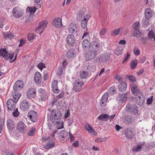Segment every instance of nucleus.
Wrapping results in <instances>:
<instances>
[{"instance_id":"1","label":"nucleus","mask_w":155,"mask_h":155,"mask_svg":"<svg viewBox=\"0 0 155 155\" xmlns=\"http://www.w3.org/2000/svg\"><path fill=\"white\" fill-rule=\"evenodd\" d=\"M21 96V94L19 93L16 95V93L13 94V97L15 100L12 99H8L6 103V105L7 108L10 110H15L16 108V104L18 101Z\"/></svg>"},{"instance_id":"2","label":"nucleus","mask_w":155,"mask_h":155,"mask_svg":"<svg viewBox=\"0 0 155 155\" xmlns=\"http://www.w3.org/2000/svg\"><path fill=\"white\" fill-rule=\"evenodd\" d=\"M62 113L59 110L53 109L51 112V114H48V117H49L52 122L59 120L62 116Z\"/></svg>"},{"instance_id":"3","label":"nucleus","mask_w":155,"mask_h":155,"mask_svg":"<svg viewBox=\"0 0 155 155\" xmlns=\"http://www.w3.org/2000/svg\"><path fill=\"white\" fill-rule=\"evenodd\" d=\"M126 110L128 112H131L132 114L137 115L138 113V107L135 104H131L128 103L126 107Z\"/></svg>"},{"instance_id":"4","label":"nucleus","mask_w":155,"mask_h":155,"mask_svg":"<svg viewBox=\"0 0 155 155\" xmlns=\"http://www.w3.org/2000/svg\"><path fill=\"white\" fill-rule=\"evenodd\" d=\"M97 52L94 49L90 48L85 54V57L87 60H90L93 59L97 54Z\"/></svg>"},{"instance_id":"5","label":"nucleus","mask_w":155,"mask_h":155,"mask_svg":"<svg viewBox=\"0 0 155 155\" xmlns=\"http://www.w3.org/2000/svg\"><path fill=\"white\" fill-rule=\"evenodd\" d=\"M139 25L140 23L138 22H136L133 24V35H131V36H134L137 38L140 37V32L138 28Z\"/></svg>"},{"instance_id":"6","label":"nucleus","mask_w":155,"mask_h":155,"mask_svg":"<svg viewBox=\"0 0 155 155\" xmlns=\"http://www.w3.org/2000/svg\"><path fill=\"white\" fill-rule=\"evenodd\" d=\"M84 83L82 81H80L78 80L75 81L73 84L74 90L76 92L80 91L82 90V87Z\"/></svg>"},{"instance_id":"7","label":"nucleus","mask_w":155,"mask_h":155,"mask_svg":"<svg viewBox=\"0 0 155 155\" xmlns=\"http://www.w3.org/2000/svg\"><path fill=\"white\" fill-rule=\"evenodd\" d=\"M68 30L70 33L75 34L78 31V26L75 23H71L69 25Z\"/></svg>"},{"instance_id":"8","label":"nucleus","mask_w":155,"mask_h":155,"mask_svg":"<svg viewBox=\"0 0 155 155\" xmlns=\"http://www.w3.org/2000/svg\"><path fill=\"white\" fill-rule=\"evenodd\" d=\"M38 116L37 113L34 110L30 111L28 113V117L33 122H36L37 121Z\"/></svg>"},{"instance_id":"9","label":"nucleus","mask_w":155,"mask_h":155,"mask_svg":"<svg viewBox=\"0 0 155 155\" xmlns=\"http://www.w3.org/2000/svg\"><path fill=\"white\" fill-rule=\"evenodd\" d=\"M23 86L24 84L23 81L18 80L15 82L13 88L15 91H18L22 89Z\"/></svg>"},{"instance_id":"10","label":"nucleus","mask_w":155,"mask_h":155,"mask_svg":"<svg viewBox=\"0 0 155 155\" xmlns=\"http://www.w3.org/2000/svg\"><path fill=\"white\" fill-rule=\"evenodd\" d=\"M66 42L69 45H74L76 42V39L74 36L71 34L68 35L67 37Z\"/></svg>"},{"instance_id":"11","label":"nucleus","mask_w":155,"mask_h":155,"mask_svg":"<svg viewBox=\"0 0 155 155\" xmlns=\"http://www.w3.org/2000/svg\"><path fill=\"white\" fill-rule=\"evenodd\" d=\"M124 133L126 137L130 139H132L135 135L133 129L130 128H127Z\"/></svg>"},{"instance_id":"12","label":"nucleus","mask_w":155,"mask_h":155,"mask_svg":"<svg viewBox=\"0 0 155 155\" xmlns=\"http://www.w3.org/2000/svg\"><path fill=\"white\" fill-rule=\"evenodd\" d=\"M29 106L30 104L26 100H23L20 105V108L24 111L27 110L29 109Z\"/></svg>"},{"instance_id":"13","label":"nucleus","mask_w":155,"mask_h":155,"mask_svg":"<svg viewBox=\"0 0 155 155\" xmlns=\"http://www.w3.org/2000/svg\"><path fill=\"white\" fill-rule=\"evenodd\" d=\"M91 45L90 48L94 49L97 52L101 48L100 43L97 41H92L91 42Z\"/></svg>"},{"instance_id":"14","label":"nucleus","mask_w":155,"mask_h":155,"mask_svg":"<svg viewBox=\"0 0 155 155\" xmlns=\"http://www.w3.org/2000/svg\"><path fill=\"white\" fill-rule=\"evenodd\" d=\"M12 14L13 16L16 18L20 17L23 15L22 12L20 10L19 8L17 7L13 9Z\"/></svg>"},{"instance_id":"15","label":"nucleus","mask_w":155,"mask_h":155,"mask_svg":"<svg viewBox=\"0 0 155 155\" xmlns=\"http://www.w3.org/2000/svg\"><path fill=\"white\" fill-rule=\"evenodd\" d=\"M38 92L40 94L41 100L43 101H45L48 98L47 92L42 88L38 89Z\"/></svg>"},{"instance_id":"16","label":"nucleus","mask_w":155,"mask_h":155,"mask_svg":"<svg viewBox=\"0 0 155 155\" xmlns=\"http://www.w3.org/2000/svg\"><path fill=\"white\" fill-rule=\"evenodd\" d=\"M27 95L29 98H35L36 96V90L33 88L29 89L27 92Z\"/></svg>"},{"instance_id":"17","label":"nucleus","mask_w":155,"mask_h":155,"mask_svg":"<svg viewBox=\"0 0 155 155\" xmlns=\"http://www.w3.org/2000/svg\"><path fill=\"white\" fill-rule=\"evenodd\" d=\"M26 125L22 121H20L18 123L17 126V129L20 132H24L26 130Z\"/></svg>"},{"instance_id":"18","label":"nucleus","mask_w":155,"mask_h":155,"mask_svg":"<svg viewBox=\"0 0 155 155\" xmlns=\"http://www.w3.org/2000/svg\"><path fill=\"white\" fill-rule=\"evenodd\" d=\"M130 86L132 93L134 95H138L140 94V90L136 85L134 84H130Z\"/></svg>"},{"instance_id":"19","label":"nucleus","mask_w":155,"mask_h":155,"mask_svg":"<svg viewBox=\"0 0 155 155\" xmlns=\"http://www.w3.org/2000/svg\"><path fill=\"white\" fill-rule=\"evenodd\" d=\"M90 15H87L84 16L83 19L82 20L81 22V27L83 28L86 29L87 30V25L88 19L90 18Z\"/></svg>"},{"instance_id":"20","label":"nucleus","mask_w":155,"mask_h":155,"mask_svg":"<svg viewBox=\"0 0 155 155\" xmlns=\"http://www.w3.org/2000/svg\"><path fill=\"white\" fill-rule=\"evenodd\" d=\"M133 99H134L136 103L139 105H142L145 102V97L144 96L142 95L141 96H139L138 98H136L133 97Z\"/></svg>"},{"instance_id":"21","label":"nucleus","mask_w":155,"mask_h":155,"mask_svg":"<svg viewBox=\"0 0 155 155\" xmlns=\"http://www.w3.org/2000/svg\"><path fill=\"white\" fill-rule=\"evenodd\" d=\"M52 24L54 26L59 28L62 25L61 19L59 18H56L52 21Z\"/></svg>"},{"instance_id":"22","label":"nucleus","mask_w":155,"mask_h":155,"mask_svg":"<svg viewBox=\"0 0 155 155\" xmlns=\"http://www.w3.org/2000/svg\"><path fill=\"white\" fill-rule=\"evenodd\" d=\"M7 125L8 128L9 130H12L15 126L14 120L12 119H9L7 121Z\"/></svg>"},{"instance_id":"23","label":"nucleus","mask_w":155,"mask_h":155,"mask_svg":"<svg viewBox=\"0 0 155 155\" xmlns=\"http://www.w3.org/2000/svg\"><path fill=\"white\" fill-rule=\"evenodd\" d=\"M91 43L88 40L85 39L83 41L82 43V48L85 50L90 48Z\"/></svg>"},{"instance_id":"24","label":"nucleus","mask_w":155,"mask_h":155,"mask_svg":"<svg viewBox=\"0 0 155 155\" xmlns=\"http://www.w3.org/2000/svg\"><path fill=\"white\" fill-rule=\"evenodd\" d=\"M86 130L90 134L93 135H96V133L94 130L91 126L88 123H86L85 125Z\"/></svg>"},{"instance_id":"25","label":"nucleus","mask_w":155,"mask_h":155,"mask_svg":"<svg viewBox=\"0 0 155 155\" xmlns=\"http://www.w3.org/2000/svg\"><path fill=\"white\" fill-rule=\"evenodd\" d=\"M68 133L64 130H62L59 133V139L61 140H64L65 138H67Z\"/></svg>"},{"instance_id":"26","label":"nucleus","mask_w":155,"mask_h":155,"mask_svg":"<svg viewBox=\"0 0 155 155\" xmlns=\"http://www.w3.org/2000/svg\"><path fill=\"white\" fill-rule=\"evenodd\" d=\"M127 87V84L126 82H122L120 83L118 86L119 90L120 91H125Z\"/></svg>"},{"instance_id":"27","label":"nucleus","mask_w":155,"mask_h":155,"mask_svg":"<svg viewBox=\"0 0 155 155\" xmlns=\"http://www.w3.org/2000/svg\"><path fill=\"white\" fill-rule=\"evenodd\" d=\"M34 80L37 84H39L41 82V75L39 72H37L35 73V75Z\"/></svg>"},{"instance_id":"28","label":"nucleus","mask_w":155,"mask_h":155,"mask_svg":"<svg viewBox=\"0 0 155 155\" xmlns=\"http://www.w3.org/2000/svg\"><path fill=\"white\" fill-rule=\"evenodd\" d=\"M110 57L108 55L102 54L99 58V61L103 62H107L110 59Z\"/></svg>"},{"instance_id":"29","label":"nucleus","mask_w":155,"mask_h":155,"mask_svg":"<svg viewBox=\"0 0 155 155\" xmlns=\"http://www.w3.org/2000/svg\"><path fill=\"white\" fill-rule=\"evenodd\" d=\"M48 22L46 21H42L39 23V25L36 28L35 30L37 31L38 30L43 28V29L45 28L47 26Z\"/></svg>"},{"instance_id":"30","label":"nucleus","mask_w":155,"mask_h":155,"mask_svg":"<svg viewBox=\"0 0 155 155\" xmlns=\"http://www.w3.org/2000/svg\"><path fill=\"white\" fill-rule=\"evenodd\" d=\"M75 54V51L73 49H71L67 52L66 54L67 57L68 58H71L74 56Z\"/></svg>"},{"instance_id":"31","label":"nucleus","mask_w":155,"mask_h":155,"mask_svg":"<svg viewBox=\"0 0 155 155\" xmlns=\"http://www.w3.org/2000/svg\"><path fill=\"white\" fill-rule=\"evenodd\" d=\"M108 93H105L104 94L102 97V99L101 101V106H104L103 104L106 103V101H107L108 98Z\"/></svg>"},{"instance_id":"32","label":"nucleus","mask_w":155,"mask_h":155,"mask_svg":"<svg viewBox=\"0 0 155 155\" xmlns=\"http://www.w3.org/2000/svg\"><path fill=\"white\" fill-rule=\"evenodd\" d=\"M55 146V143L53 140L49 141L47 142L45 146V148L48 149L49 148L53 147Z\"/></svg>"},{"instance_id":"33","label":"nucleus","mask_w":155,"mask_h":155,"mask_svg":"<svg viewBox=\"0 0 155 155\" xmlns=\"http://www.w3.org/2000/svg\"><path fill=\"white\" fill-rule=\"evenodd\" d=\"M109 118V116L108 114H101L98 117V120L104 121L107 120Z\"/></svg>"},{"instance_id":"34","label":"nucleus","mask_w":155,"mask_h":155,"mask_svg":"<svg viewBox=\"0 0 155 155\" xmlns=\"http://www.w3.org/2000/svg\"><path fill=\"white\" fill-rule=\"evenodd\" d=\"M145 18L148 19H150L152 17V14L150 9L149 8H147L145 10Z\"/></svg>"},{"instance_id":"35","label":"nucleus","mask_w":155,"mask_h":155,"mask_svg":"<svg viewBox=\"0 0 155 155\" xmlns=\"http://www.w3.org/2000/svg\"><path fill=\"white\" fill-rule=\"evenodd\" d=\"M127 96V94L126 93L120 94V100L122 103H123L126 100Z\"/></svg>"},{"instance_id":"36","label":"nucleus","mask_w":155,"mask_h":155,"mask_svg":"<svg viewBox=\"0 0 155 155\" xmlns=\"http://www.w3.org/2000/svg\"><path fill=\"white\" fill-rule=\"evenodd\" d=\"M133 120V118L131 116H126L124 119V121L126 123L132 124Z\"/></svg>"},{"instance_id":"37","label":"nucleus","mask_w":155,"mask_h":155,"mask_svg":"<svg viewBox=\"0 0 155 155\" xmlns=\"http://www.w3.org/2000/svg\"><path fill=\"white\" fill-rule=\"evenodd\" d=\"M137 59L131 61L130 63L131 68L132 69L135 68L137 67Z\"/></svg>"},{"instance_id":"38","label":"nucleus","mask_w":155,"mask_h":155,"mask_svg":"<svg viewBox=\"0 0 155 155\" xmlns=\"http://www.w3.org/2000/svg\"><path fill=\"white\" fill-rule=\"evenodd\" d=\"M54 122L55 124H56L57 125V129H60L63 128V123L62 122H60L58 120H56Z\"/></svg>"},{"instance_id":"39","label":"nucleus","mask_w":155,"mask_h":155,"mask_svg":"<svg viewBox=\"0 0 155 155\" xmlns=\"http://www.w3.org/2000/svg\"><path fill=\"white\" fill-rule=\"evenodd\" d=\"M88 73L87 71H84L80 72V76L81 78L85 79L88 76Z\"/></svg>"},{"instance_id":"40","label":"nucleus","mask_w":155,"mask_h":155,"mask_svg":"<svg viewBox=\"0 0 155 155\" xmlns=\"http://www.w3.org/2000/svg\"><path fill=\"white\" fill-rule=\"evenodd\" d=\"M8 53V52L6 48H1L0 50V56H2L3 58Z\"/></svg>"},{"instance_id":"41","label":"nucleus","mask_w":155,"mask_h":155,"mask_svg":"<svg viewBox=\"0 0 155 155\" xmlns=\"http://www.w3.org/2000/svg\"><path fill=\"white\" fill-rule=\"evenodd\" d=\"M123 49L121 48H116L114 51V53L116 55H119L121 54Z\"/></svg>"},{"instance_id":"42","label":"nucleus","mask_w":155,"mask_h":155,"mask_svg":"<svg viewBox=\"0 0 155 155\" xmlns=\"http://www.w3.org/2000/svg\"><path fill=\"white\" fill-rule=\"evenodd\" d=\"M14 55V53H12L11 54H7L4 57L6 60L9 59L11 60L13 58Z\"/></svg>"},{"instance_id":"43","label":"nucleus","mask_w":155,"mask_h":155,"mask_svg":"<svg viewBox=\"0 0 155 155\" xmlns=\"http://www.w3.org/2000/svg\"><path fill=\"white\" fill-rule=\"evenodd\" d=\"M142 25L145 27L147 26L149 24V19L143 18L142 21Z\"/></svg>"},{"instance_id":"44","label":"nucleus","mask_w":155,"mask_h":155,"mask_svg":"<svg viewBox=\"0 0 155 155\" xmlns=\"http://www.w3.org/2000/svg\"><path fill=\"white\" fill-rule=\"evenodd\" d=\"M120 28L115 29L112 31L111 32V35H117L119 34Z\"/></svg>"},{"instance_id":"45","label":"nucleus","mask_w":155,"mask_h":155,"mask_svg":"<svg viewBox=\"0 0 155 155\" xmlns=\"http://www.w3.org/2000/svg\"><path fill=\"white\" fill-rule=\"evenodd\" d=\"M36 8L35 6H34L33 7H28L27 9V10L29 12H30L31 14L34 13L35 12L36 10Z\"/></svg>"},{"instance_id":"46","label":"nucleus","mask_w":155,"mask_h":155,"mask_svg":"<svg viewBox=\"0 0 155 155\" xmlns=\"http://www.w3.org/2000/svg\"><path fill=\"white\" fill-rule=\"evenodd\" d=\"M13 111V112L12 113V114L14 117H17L19 116L20 113L18 112L17 108H15V110Z\"/></svg>"},{"instance_id":"47","label":"nucleus","mask_w":155,"mask_h":155,"mask_svg":"<svg viewBox=\"0 0 155 155\" xmlns=\"http://www.w3.org/2000/svg\"><path fill=\"white\" fill-rule=\"evenodd\" d=\"M84 13L83 12H81L78 13L77 14L76 18L77 20H80L84 16Z\"/></svg>"},{"instance_id":"48","label":"nucleus","mask_w":155,"mask_h":155,"mask_svg":"<svg viewBox=\"0 0 155 155\" xmlns=\"http://www.w3.org/2000/svg\"><path fill=\"white\" fill-rule=\"evenodd\" d=\"M14 37V34L12 33H10L9 34L5 35V39H11Z\"/></svg>"},{"instance_id":"49","label":"nucleus","mask_w":155,"mask_h":155,"mask_svg":"<svg viewBox=\"0 0 155 155\" xmlns=\"http://www.w3.org/2000/svg\"><path fill=\"white\" fill-rule=\"evenodd\" d=\"M35 129L34 127L31 128L28 131V135L30 136L33 135L35 133Z\"/></svg>"},{"instance_id":"50","label":"nucleus","mask_w":155,"mask_h":155,"mask_svg":"<svg viewBox=\"0 0 155 155\" xmlns=\"http://www.w3.org/2000/svg\"><path fill=\"white\" fill-rule=\"evenodd\" d=\"M127 78L132 82H135L136 81V79L135 77L132 75L127 76Z\"/></svg>"},{"instance_id":"51","label":"nucleus","mask_w":155,"mask_h":155,"mask_svg":"<svg viewBox=\"0 0 155 155\" xmlns=\"http://www.w3.org/2000/svg\"><path fill=\"white\" fill-rule=\"evenodd\" d=\"M107 31V29L105 28L102 29L99 33V35L101 38H103L104 36V34Z\"/></svg>"},{"instance_id":"52","label":"nucleus","mask_w":155,"mask_h":155,"mask_svg":"<svg viewBox=\"0 0 155 155\" xmlns=\"http://www.w3.org/2000/svg\"><path fill=\"white\" fill-rule=\"evenodd\" d=\"M38 67L39 69L41 70L43 68H45V66L44 64L42 62H41L38 64Z\"/></svg>"},{"instance_id":"53","label":"nucleus","mask_w":155,"mask_h":155,"mask_svg":"<svg viewBox=\"0 0 155 155\" xmlns=\"http://www.w3.org/2000/svg\"><path fill=\"white\" fill-rule=\"evenodd\" d=\"M28 38L29 41L33 40L34 38V37L33 34H29L28 35Z\"/></svg>"},{"instance_id":"54","label":"nucleus","mask_w":155,"mask_h":155,"mask_svg":"<svg viewBox=\"0 0 155 155\" xmlns=\"http://www.w3.org/2000/svg\"><path fill=\"white\" fill-rule=\"evenodd\" d=\"M141 148L142 147L141 146L138 145L135 147L134 148H133L132 150L133 151H138L140 150Z\"/></svg>"},{"instance_id":"55","label":"nucleus","mask_w":155,"mask_h":155,"mask_svg":"<svg viewBox=\"0 0 155 155\" xmlns=\"http://www.w3.org/2000/svg\"><path fill=\"white\" fill-rule=\"evenodd\" d=\"M106 140L105 138H99L95 140V142L97 143H100L102 142H105Z\"/></svg>"},{"instance_id":"56","label":"nucleus","mask_w":155,"mask_h":155,"mask_svg":"<svg viewBox=\"0 0 155 155\" xmlns=\"http://www.w3.org/2000/svg\"><path fill=\"white\" fill-rule=\"evenodd\" d=\"M63 70L61 67H59L58 69L57 73L59 75H61L63 73Z\"/></svg>"},{"instance_id":"57","label":"nucleus","mask_w":155,"mask_h":155,"mask_svg":"<svg viewBox=\"0 0 155 155\" xmlns=\"http://www.w3.org/2000/svg\"><path fill=\"white\" fill-rule=\"evenodd\" d=\"M134 51V54L135 55H138L140 54V51L137 48L135 47Z\"/></svg>"},{"instance_id":"58","label":"nucleus","mask_w":155,"mask_h":155,"mask_svg":"<svg viewBox=\"0 0 155 155\" xmlns=\"http://www.w3.org/2000/svg\"><path fill=\"white\" fill-rule=\"evenodd\" d=\"M127 55L125 57L124 59L122 61L123 64H124L127 61L128 58L130 56V55L129 53H127Z\"/></svg>"},{"instance_id":"59","label":"nucleus","mask_w":155,"mask_h":155,"mask_svg":"<svg viewBox=\"0 0 155 155\" xmlns=\"http://www.w3.org/2000/svg\"><path fill=\"white\" fill-rule=\"evenodd\" d=\"M154 34L153 32L149 31L148 34V37L150 39L153 38L154 37Z\"/></svg>"},{"instance_id":"60","label":"nucleus","mask_w":155,"mask_h":155,"mask_svg":"<svg viewBox=\"0 0 155 155\" xmlns=\"http://www.w3.org/2000/svg\"><path fill=\"white\" fill-rule=\"evenodd\" d=\"M58 81L57 80H54L52 83V88L58 86Z\"/></svg>"},{"instance_id":"61","label":"nucleus","mask_w":155,"mask_h":155,"mask_svg":"<svg viewBox=\"0 0 155 155\" xmlns=\"http://www.w3.org/2000/svg\"><path fill=\"white\" fill-rule=\"evenodd\" d=\"M153 96L150 97L147 100V104H150L152 102Z\"/></svg>"},{"instance_id":"62","label":"nucleus","mask_w":155,"mask_h":155,"mask_svg":"<svg viewBox=\"0 0 155 155\" xmlns=\"http://www.w3.org/2000/svg\"><path fill=\"white\" fill-rule=\"evenodd\" d=\"M70 113L69 110H68L67 111H66L64 114V117L66 118L68 117L70 115Z\"/></svg>"},{"instance_id":"63","label":"nucleus","mask_w":155,"mask_h":155,"mask_svg":"<svg viewBox=\"0 0 155 155\" xmlns=\"http://www.w3.org/2000/svg\"><path fill=\"white\" fill-rule=\"evenodd\" d=\"M4 21V18H0V28L2 27Z\"/></svg>"},{"instance_id":"64","label":"nucleus","mask_w":155,"mask_h":155,"mask_svg":"<svg viewBox=\"0 0 155 155\" xmlns=\"http://www.w3.org/2000/svg\"><path fill=\"white\" fill-rule=\"evenodd\" d=\"M72 145L75 147H77L79 146V142L76 140L72 144Z\"/></svg>"}]
</instances>
